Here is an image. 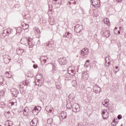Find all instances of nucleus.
Instances as JSON below:
<instances>
[{
  "label": "nucleus",
  "mask_w": 126,
  "mask_h": 126,
  "mask_svg": "<svg viewBox=\"0 0 126 126\" xmlns=\"http://www.w3.org/2000/svg\"><path fill=\"white\" fill-rule=\"evenodd\" d=\"M66 108L69 110H71V109H72V111L76 113V114H77V113L80 111L79 105L77 103H74L72 105H71L70 103H67L66 104Z\"/></svg>",
  "instance_id": "nucleus-1"
},
{
  "label": "nucleus",
  "mask_w": 126,
  "mask_h": 126,
  "mask_svg": "<svg viewBox=\"0 0 126 126\" xmlns=\"http://www.w3.org/2000/svg\"><path fill=\"white\" fill-rule=\"evenodd\" d=\"M36 81L35 84L38 86H42L43 83H44V79H43V75L41 74H38L36 75Z\"/></svg>",
  "instance_id": "nucleus-2"
},
{
  "label": "nucleus",
  "mask_w": 126,
  "mask_h": 126,
  "mask_svg": "<svg viewBox=\"0 0 126 126\" xmlns=\"http://www.w3.org/2000/svg\"><path fill=\"white\" fill-rule=\"evenodd\" d=\"M41 110H42V107H41V106H35L33 109H32V112L33 115H38Z\"/></svg>",
  "instance_id": "nucleus-3"
},
{
  "label": "nucleus",
  "mask_w": 126,
  "mask_h": 126,
  "mask_svg": "<svg viewBox=\"0 0 126 126\" xmlns=\"http://www.w3.org/2000/svg\"><path fill=\"white\" fill-rule=\"evenodd\" d=\"M29 39H30V37H24L22 38L20 41L21 44L25 45V46H28V41H29Z\"/></svg>",
  "instance_id": "nucleus-4"
},
{
  "label": "nucleus",
  "mask_w": 126,
  "mask_h": 126,
  "mask_svg": "<svg viewBox=\"0 0 126 126\" xmlns=\"http://www.w3.org/2000/svg\"><path fill=\"white\" fill-rule=\"evenodd\" d=\"M83 29V28H82V26L77 24L75 26L74 31L76 33H80V32H81V30Z\"/></svg>",
  "instance_id": "nucleus-5"
},
{
  "label": "nucleus",
  "mask_w": 126,
  "mask_h": 126,
  "mask_svg": "<svg viewBox=\"0 0 126 126\" xmlns=\"http://www.w3.org/2000/svg\"><path fill=\"white\" fill-rule=\"evenodd\" d=\"M92 5L93 6H96V7H100V0H92Z\"/></svg>",
  "instance_id": "nucleus-6"
},
{
  "label": "nucleus",
  "mask_w": 126,
  "mask_h": 126,
  "mask_svg": "<svg viewBox=\"0 0 126 126\" xmlns=\"http://www.w3.org/2000/svg\"><path fill=\"white\" fill-rule=\"evenodd\" d=\"M60 64L64 65L66 63V58L65 57H62L59 59Z\"/></svg>",
  "instance_id": "nucleus-7"
},
{
  "label": "nucleus",
  "mask_w": 126,
  "mask_h": 126,
  "mask_svg": "<svg viewBox=\"0 0 126 126\" xmlns=\"http://www.w3.org/2000/svg\"><path fill=\"white\" fill-rule=\"evenodd\" d=\"M93 90L95 93H100V92L101 91V89L100 87H98L97 85H95L93 87Z\"/></svg>",
  "instance_id": "nucleus-8"
},
{
  "label": "nucleus",
  "mask_w": 126,
  "mask_h": 126,
  "mask_svg": "<svg viewBox=\"0 0 126 126\" xmlns=\"http://www.w3.org/2000/svg\"><path fill=\"white\" fill-rule=\"evenodd\" d=\"M31 126H37L38 125V119L34 118L32 121L30 123Z\"/></svg>",
  "instance_id": "nucleus-9"
},
{
  "label": "nucleus",
  "mask_w": 126,
  "mask_h": 126,
  "mask_svg": "<svg viewBox=\"0 0 126 126\" xmlns=\"http://www.w3.org/2000/svg\"><path fill=\"white\" fill-rule=\"evenodd\" d=\"M81 56H86L88 54V49L87 48H84L81 51Z\"/></svg>",
  "instance_id": "nucleus-10"
},
{
  "label": "nucleus",
  "mask_w": 126,
  "mask_h": 126,
  "mask_svg": "<svg viewBox=\"0 0 126 126\" xmlns=\"http://www.w3.org/2000/svg\"><path fill=\"white\" fill-rule=\"evenodd\" d=\"M102 117L104 120H107L109 118V113H106V112H105V110L102 111Z\"/></svg>",
  "instance_id": "nucleus-11"
},
{
  "label": "nucleus",
  "mask_w": 126,
  "mask_h": 126,
  "mask_svg": "<svg viewBox=\"0 0 126 126\" xmlns=\"http://www.w3.org/2000/svg\"><path fill=\"white\" fill-rule=\"evenodd\" d=\"M22 26L23 27V30L25 31H28V28H29V25H28V24H26L25 23H22Z\"/></svg>",
  "instance_id": "nucleus-12"
},
{
  "label": "nucleus",
  "mask_w": 126,
  "mask_h": 126,
  "mask_svg": "<svg viewBox=\"0 0 126 126\" xmlns=\"http://www.w3.org/2000/svg\"><path fill=\"white\" fill-rule=\"evenodd\" d=\"M28 45H29V48H33L34 46V42L32 41V39L30 37L29 41H28Z\"/></svg>",
  "instance_id": "nucleus-13"
},
{
  "label": "nucleus",
  "mask_w": 126,
  "mask_h": 126,
  "mask_svg": "<svg viewBox=\"0 0 126 126\" xmlns=\"http://www.w3.org/2000/svg\"><path fill=\"white\" fill-rule=\"evenodd\" d=\"M47 59H48V57L46 56H41L40 58V60L41 61V62H43L44 63H47Z\"/></svg>",
  "instance_id": "nucleus-14"
},
{
  "label": "nucleus",
  "mask_w": 126,
  "mask_h": 126,
  "mask_svg": "<svg viewBox=\"0 0 126 126\" xmlns=\"http://www.w3.org/2000/svg\"><path fill=\"white\" fill-rule=\"evenodd\" d=\"M89 77V75H88V73H87V72H85L82 74V78L84 80H87Z\"/></svg>",
  "instance_id": "nucleus-15"
},
{
  "label": "nucleus",
  "mask_w": 126,
  "mask_h": 126,
  "mask_svg": "<svg viewBox=\"0 0 126 126\" xmlns=\"http://www.w3.org/2000/svg\"><path fill=\"white\" fill-rule=\"evenodd\" d=\"M17 51V54L19 55H22V54H23V53L24 52V50L21 48H17L16 49Z\"/></svg>",
  "instance_id": "nucleus-16"
},
{
  "label": "nucleus",
  "mask_w": 126,
  "mask_h": 126,
  "mask_svg": "<svg viewBox=\"0 0 126 126\" xmlns=\"http://www.w3.org/2000/svg\"><path fill=\"white\" fill-rule=\"evenodd\" d=\"M71 34L69 33V32H66L63 35V37L64 38H68V39H70L71 38Z\"/></svg>",
  "instance_id": "nucleus-17"
},
{
  "label": "nucleus",
  "mask_w": 126,
  "mask_h": 126,
  "mask_svg": "<svg viewBox=\"0 0 126 126\" xmlns=\"http://www.w3.org/2000/svg\"><path fill=\"white\" fill-rule=\"evenodd\" d=\"M23 114L25 116H28V115H29V109H28V107H26L25 108Z\"/></svg>",
  "instance_id": "nucleus-18"
},
{
  "label": "nucleus",
  "mask_w": 126,
  "mask_h": 126,
  "mask_svg": "<svg viewBox=\"0 0 126 126\" xmlns=\"http://www.w3.org/2000/svg\"><path fill=\"white\" fill-rule=\"evenodd\" d=\"M45 111H46L47 113H52L53 112V108L51 106H46L45 107Z\"/></svg>",
  "instance_id": "nucleus-19"
},
{
  "label": "nucleus",
  "mask_w": 126,
  "mask_h": 126,
  "mask_svg": "<svg viewBox=\"0 0 126 126\" xmlns=\"http://www.w3.org/2000/svg\"><path fill=\"white\" fill-rule=\"evenodd\" d=\"M103 36H105V37H110L111 36V33L108 31H105L103 33Z\"/></svg>",
  "instance_id": "nucleus-20"
},
{
  "label": "nucleus",
  "mask_w": 126,
  "mask_h": 126,
  "mask_svg": "<svg viewBox=\"0 0 126 126\" xmlns=\"http://www.w3.org/2000/svg\"><path fill=\"white\" fill-rule=\"evenodd\" d=\"M33 30L34 31V33L36 35H39V33H40V30L39 29V28L37 27H34L33 28Z\"/></svg>",
  "instance_id": "nucleus-21"
},
{
  "label": "nucleus",
  "mask_w": 126,
  "mask_h": 126,
  "mask_svg": "<svg viewBox=\"0 0 126 126\" xmlns=\"http://www.w3.org/2000/svg\"><path fill=\"white\" fill-rule=\"evenodd\" d=\"M62 2L61 1V0H53V3H54V4H56L57 5H60L61 4V3Z\"/></svg>",
  "instance_id": "nucleus-22"
},
{
  "label": "nucleus",
  "mask_w": 126,
  "mask_h": 126,
  "mask_svg": "<svg viewBox=\"0 0 126 126\" xmlns=\"http://www.w3.org/2000/svg\"><path fill=\"white\" fill-rule=\"evenodd\" d=\"M103 21L105 23V24H107V26H110V20L108 18L104 19Z\"/></svg>",
  "instance_id": "nucleus-23"
},
{
  "label": "nucleus",
  "mask_w": 126,
  "mask_h": 126,
  "mask_svg": "<svg viewBox=\"0 0 126 126\" xmlns=\"http://www.w3.org/2000/svg\"><path fill=\"white\" fill-rule=\"evenodd\" d=\"M46 47L47 49H49V50H51L52 49V43L51 42H49L46 44Z\"/></svg>",
  "instance_id": "nucleus-24"
},
{
  "label": "nucleus",
  "mask_w": 126,
  "mask_h": 126,
  "mask_svg": "<svg viewBox=\"0 0 126 126\" xmlns=\"http://www.w3.org/2000/svg\"><path fill=\"white\" fill-rule=\"evenodd\" d=\"M69 72H71V73H73V74H74L75 72V70L71 69V67L70 66L68 68V73H69Z\"/></svg>",
  "instance_id": "nucleus-25"
},
{
  "label": "nucleus",
  "mask_w": 126,
  "mask_h": 126,
  "mask_svg": "<svg viewBox=\"0 0 126 126\" xmlns=\"http://www.w3.org/2000/svg\"><path fill=\"white\" fill-rule=\"evenodd\" d=\"M13 32L12 29H7L6 31L7 35H8L9 34H11Z\"/></svg>",
  "instance_id": "nucleus-26"
},
{
  "label": "nucleus",
  "mask_w": 126,
  "mask_h": 126,
  "mask_svg": "<svg viewBox=\"0 0 126 126\" xmlns=\"http://www.w3.org/2000/svg\"><path fill=\"white\" fill-rule=\"evenodd\" d=\"M4 81V79L3 76H0V85H2V84H3Z\"/></svg>",
  "instance_id": "nucleus-27"
},
{
  "label": "nucleus",
  "mask_w": 126,
  "mask_h": 126,
  "mask_svg": "<svg viewBox=\"0 0 126 126\" xmlns=\"http://www.w3.org/2000/svg\"><path fill=\"white\" fill-rule=\"evenodd\" d=\"M10 61H11V58H6V59H4V62L5 63L7 64V63H9V62H10Z\"/></svg>",
  "instance_id": "nucleus-28"
},
{
  "label": "nucleus",
  "mask_w": 126,
  "mask_h": 126,
  "mask_svg": "<svg viewBox=\"0 0 126 126\" xmlns=\"http://www.w3.org/2000/svg\"><path fill=\"white\" fill-rule=\"evenodd\" d=\"M6 77H8L9 78H11V74H10V72H6L5 73Z\"/></svg>",
  "instance_id": "nucleus-29"
},
{
  "label": "nucleus",
  "mask_w": 126,
  "mask_h": 126,
  "mask_svg": "<svg viewBox=\"0 0 126 126\" xmlns=\"http://www.w3.org/2000/svg\"><path fill=\"white\" fill-rule=\"evenodd\" d=\"M12 91H14V92L12 93L13 95H17V94H18V93H18V91H17V90H15V89L12 90Z\"/></svg>",
  "instance_id": "nucleus-30"
},
{
  "label": "nucleus",
  "mask_w": 126,
  "mask_h": 126,
  "mask_svg": "<svg viewBox=\"0 0 126 126\" xmlns=\"http://www.w3.org/2000/svg\"><path fill=\"white\" fill-rule=\"evenodd\" d=\"M47 124L48 125H52L53 124V119H49L47 120Z\"/></svg>",
  "instance_id": "nucleus-31"
},
{
  "label": "nucleus",
  "mask_w": 126,
  "mask_h": 126,
  "mask_svg": "<svg viewBox=\"0 0 126 126\" xmlns=\"http://www.w3.org/2000/svg\"><path fill=\"white\" fill-rule=\"evenodd\" d=\"M23 85H27L28 84H29V81L28 80H25L23 82Z\"/></svg>",
  "instance_id": "nucleus-32"
},
{
  "label": "nucleus",
  "mask_w": 126,
  "mask_h": 126,
  "mask_svg": "<svg viewBox=\"0 0 126 126\" xmlns=\"http://www.w3.org/2000/svg\"><path fill=\"white\" fill-rule=\"evenodd\" d=\"M89 60H87L85 63V66H89L90 63H89Z\"/></svg>",
  "instance_id": "nucleus-33"
},
{
  "label": "nucleus",
  "mask_w": 126,
  "mask_h": 126,
  "mask_svg": "<svg viewBox=\"0 0 126 126\" xmlns=\"http://www.w3.org/2000/svg\"><path fill=\"white\" fill-rule=\"evenodd\" d=\"M108 103H109V102L108 101H107V99H105L103 101H102V104L103 105H108Z\"/></svg>",
  "instance_id": "nucleus-34"
},
{
  "label": "nucleus",
  "mask_w": 126,
  "mask_h": 126,
  "mask_svg": "<svg viewBox=\"0 0 126 126\" xmlns=\"http://www.w3.org/2000/svg\"><path fill=\"white\" fill-rule=\"evenodd\" d=\"M71 1L72 2H69V4H71V3H73L74 4H76V2L75 1L72 0Z\"/></svg>",
  "instance_id": "nucleus-35"
},
{
  "label": "nucleus",
  "mask_w": 126,
  "mask_h": 126,
  "mask_svg": "<svg viewBox=\"0 0 126 126\" xmlns=\"http://www.w3.org/2000/svg\"><path fill=\"white\" fill-rule=\"evenodd\" d=\"M8 58H9L8 55H4L3 56V59L4 61V60H5L6 59H7Z\"/></svg>",
  "instance_id": "nucleus-36"
},
{
  "label": "nucleus",
  "mask_w": 126,
  "mask_h": 126,
  "mask_svg": "<svg viewBox=\"0 0 126 126\" xmlns=\"http://www.w3.org/2000/svg\"><path fill=\"white\" fill-rule=\"evenodd\" d=\"M117 124L118 123H115V122L113 121V122L111 123V126H117Z\"/></svg>",
  "instance_id": "nucleus-37"
},
{
  "label": "nucleus",
  "mask_w": 126,
  "mask_h": 126,
  "mask_svg": "<svg viewBox=\"0 0 126 126\" xmlns=\"http://www.w3.org/2000/svg\"><path fill=\"white\" fill-rule=\"evenodd\" d=\"M56 88H57V89H61V86L56 84Z\"/></svg>",
  "instance_id": "nucleus-38"
},
{
  "label": "nucleus",
  "mask_w": 126,
  "mask_h": 126,
  "mask_svg": "<svg viewBox=\"0 0 126 126\" xmlns=\"http://www.w3.org/2000/svg\"><path fill=\"white\" fill-rule=\"evenodd\" d=\"M33 68H37L38 67V65L34 64L33 65Z\"/></svg>",
  "instance_id": "nucleus-39"
},
{
  "label": "nucleus",
  "mask_w": 126,
  "mask_h": 126,
  "mask_svg": "<svg viewBox=\"0 0 126 126\" xmlns=\"http://www.w3.org/2000/svg\"><path fill=\"white\" fill-rule=\"evenodd\" d=\"M122 118H123V116H122V115H118V120H121L122 119Z\"/></svg>",
  "instance_id": "nucleus-40"
},
{
  "label": "nucleus",
  "mask_w": 126,
  "mask_h": 126,
  "mask_svg": "<svg viewBox=\"0 0 126 126\" xmlns=\"http://www.w3.org/2000/svg\"><path fill=\"white\" fill-rule=\"evenodd\" d=\"M71 96H72V94H69V98H70V99H73V98H74V96L72 97Z\"/></svg>",
  "instance_id": "nucleus-41"
},
{
  "label": "nucleus",
  "mask_w": 126,
  "mask_h": 126,
  "mask_svg": "<svg viewBox=\"0 0 126 126\" xmlns=\"http://www.w3.org/2000/svg\"><path fill=\"white\" fill-rule=\"evenodd\" d=\"M33 74L28 75V77H33Z\"/></svg>",
  "instance_id": "nucleus-42"
},
{
  "label": "nucleus",
  "mask_w": 126,
  "mask_h": 126,
  "mask_svg": "<svg viewBox=\"0 0 126 126\" xmlns=\"http://www.w3.org/2000/svg\"><path fill=\"white\" fill-rule=\"evenodd\" d=\"M62 118L63 119H66V117H67V115L66 114H65V115L63 117V116H62Z\"/></svg>",
  "instance_id": "nucleus-43"
},
{
  "label": "nucleus",
  "mask_w": 126,
  "mask_h": 126,
  "mask_svg": "<svg viewBox=\"0 0 126 126\" xmlns=\"http://www.w3.org/2000/svg\"><path fill=\"white\" fill-rule=\"evenodd\" d=\"M50 25H54L55 24V22L52 23V22H50Z\"/></svg>",
  "instance_id": "nucleus-44"
},
{
  "label": "nucleus",
  "mask_w": 126,
  "mask_h": 126,
  "mask_svg": "<svg viewBox=\"0 0 126 126\" xmlns=\"http://www.w3.org/2000/svg\"><path fill=\"white\" fill-rule=\"evenodd\" d=\"M2 36H3V37H5L6 35L5 33H4V32H3L2 33Z\"/></svg>",
  "instance_id": "nucleus-45"
},
{
  "label": "nucleus",
  "mask_w": 126,
  "mask_h": 126,
  "mask_svg": "<svg viewBox=\"0 0 126 126\" xmlns=\"http://www.w3.org/2000/svg\"><path fill=\"white\" fill-rule=\"evenodd\" d=\"M111 63L110 62H108V65H105V66H109V64H110Z\"/></svg>",
  "instance_id": "nucleus-46"
},
{
  "label": "nucleus",
  "mask_w": 126,
  "mask_h": 126,
  "mask_svg": "<svg viewBox=\"0 0 126 126\" xmlns=\"http://www.w3.org/2000/svg\"><path fill=\"white\" fill-rule=\"evenodd\" d=\"M11 106H13V105H14V102H11Z\"/></svg>",
  "instance_id": "nucleus-47"
},
{
  "label": "nucleus",
  "mask_w": 126,
  "mask_h": 126,
  "mask_svg": "<svg viewBox=\"0 0 126 126\" xmlns=\"http://www.w3.org/2000/svg\"><path fill=\"white\" fill-rule=\"evenodd\" d=\"M115 68H116V69H118V68H119V67H118V66H116L115 67Z\"/></svg>",
  "instance_id": "nucleus-48"
},
{
  "label": "nucleus",
  "mask_w": 126,
  "mask_h": 126,
  "mask_svg": "<svg viewBox=\"0 0 126 126\" xmlns=\"http://www.w3.org/2000/svg\"><path fill=\"white\" fill-rule=\"evenodd\" d=\"M122 0H118V2H120V1H122Z\"/></svg>",
  "instance_id": "nucleus-49"
},
{
  "label": "nucleus",
  "mask_w": 126,
  "mask_h": 126,
  "mask_svg": "<svg viewBox=\"0 0 126 126\" xmlns=\"http://www.w3.org/2000/svg\"><path fill=\"white\" fill-rule=\"evenodd\" d=\"M118 34H121V32H120V31H118Z\"/></svg>",
  "instance_id": "nucleus-50"
},
{
  "label": "nucleus",
  "mask_w": 126,
  "mask_h": 126,
  "mask_svg": "<svg viewBox=\"0 0 126 126\" xmlns=\"http://www.w3.org/2000/svg\"><path fill=\"white\" fill-rule=\"evenodd\" d=\"M106 63H107V57L105 58Z\"/></svg>",
  "instance_id": "nucleus-51"
},
{
  "label": "nucleus",
  "mask_w": 126,
  "mask_h": 126,
  "mask_svg": "<svg viewBox=\"0 0 126 126\" xmlns=\"http://www.w3.org/2000/svg\"><path fill=\"white\" fill-rule=\"evenodd\" d=\"M118 29V28H117V27H116L115 28V30H117Z\"/></svg>",
  "instance_id": "nucleus-52"
},
{
  "label": "nucleus",
  "mask_w": 126,
  "mask_h": 126,
  "mask_svg": "<svg viewBox=\"0 0 126 126\" xmlns=\"http://www.w3.org/2000/svg\"><path fill=\"white\" fill-rule=\"evenodd\" d=\"M7 114H10V112L9 111H8Z\"/></svg>",
  "instance_id": "nucleus-53"
},
{
  "label": "nucleus",
  "mask_w": 126,
  "mask_h": 126,
  "mask_svg": "<svg viewBox=\"0 0 126 126\" xmlns=\"http://www.w3.org/2000/svg\"><path fill=\"white\" fill-rule=\"evenodd\" d=\"M69 74H70L71 73V72H69V73H68Z\"/></svg>",
  "instance_id": "nucleus-54"
},
{
  "label": "nucleus",
  "mask_w": 126,
  "mask_h": 126,
  "mask_svg": "<svg viewBox=\"0 0 126 126\" xmlns=\"http://www.w3.org/2000/svg\"><path fill=\"white\" fill-rule=\"evenodd\" d=\"M113 122H115V120H113Z\"/></svg>",
  "instance_id": "nucleus-55"
},
{
  "label": "nucleus",
  "mask_w": 126,
  "mask_h": 126,
  "mask_svg": "<svg viewBox=\"0 0 126 126\" xmlns=\"http://www.w3.org/2000/svg\"><path fill=\"white\" fill-rule=\"evenodd\" d=\"M121 126H123V124L121 125Z\"/></svg>",
  "instance_id": "nucleus-56"
},
{
  "label": "nucleus",
  "mask_w": 126,
  "mask_h": 126,
  "mask_svg": "<svg viewBox=\"0 0 126 126\" xmlns=\"http://www.w3.org/2000/svg\"><path fill=\"white\" fill-rule=\"evenodd\" d=\"M121 28H122L120 27V29H121Z\"/></svg>",
  "instance_id": "nucleus-57"
},
{
  "label": "nucleus",
  "mask_w": 126,
  "mask_h": 126,
  "mask_svg": "<svg viewBox=\"0 0 126 126\" xmlns=\"http://www.w3.org/2000/svg\"><path fill=\"white\" fill-rule=\"evenodd\" d=\"M8 126H10V125H9Z\"/></svg>",
  "instance_id": "nucleus-58"
},
{
  "label": "nucleus",
  "mask_w": 126,
  "mask_h": 126,
  "mask_svg": "<svg viewBox=\"0 0 126 126\" xmlns=\"http://www.w3.org/2000/svg\"><path fill=\"white\" fill-rule=\"evenodd\" d=\"M27 15H26V16H27Z\"/></svg>",
  "instance_id": "nucleus-59"
}]
</instances>
